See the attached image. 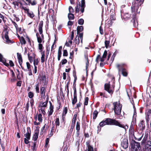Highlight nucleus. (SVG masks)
Masks as SVG:
<instances>
[{"label":"nucleus","mask_w":151,"mask_h":151,"mask_svg":"<svg viewBox=\"0 0 151 151\" xmlns=\"http://www.w3.org/2000/svg\"><path fill=\"white\" fill-rule=\"evenodd\" d=\"M121 145L124 149L127 148L128 146V140L127 139H123L121 143Z\"/></svg>","instance_id":"nucleus-7"},{"label":"nucleus","mask_w":151,"mask_h":151,"mask_svg":"<svg viewBox=\"0 0 151 151\" xmlns=\"http://www.w3.org/2000/svg\"><path fill=\"white\" fill-rule=\"evenodd\" d=\"M148 143H150L149 145H146L145 147V149H147V148H148V151H150L151 150V142L150 141H148Z\"/></svg>","instance_id":"nucleus-21"},{"label":"nucleus","mask_w":151,"mask_h":151,"mask_svg":"<svg viewBox=\"0 0 151 151\" xmlns=\"http://www.w3.org/2000/svg\"><path fill=\"white\" fill-rule=\"evenodd\" d=\"M9 63L11 66L12 67L14 65V64L13 63L12 60H9Z\"/></svg>","instance_id":"nucleus-64"},{"label":"nucleus","mask_w":151,"mask_h":151,"mask_svg":"<svg viewBox=\"0 0 151 151\" xmlns=\"http://www.w3.org/2000/svg\"><path fill=\"white\" fill-rule=\"evenodd\" d=\"M69 10L70 13H73L74 12V9L71 6H69Z\"/></svg>","instance_id":"nucleus-42"},{"label":"nucleus","mask_w":151,"mask_h":151,"mask_svg":"<svg viewBox=\"0 0 151 151\" xmlns=\"http://www.w3.org/2000/svg\"><path fill=\"white\" fill-rule=\"evenodd\" d=\"M104 89L109 93L112 94L113 93V91L110 88L109 83H107L105 84Z\"/></svg>","instance_id":"nucleus-9"},{"label":"nucleus","mask_w":151,"mask_h":151,"mask_svg":"<svg viewBox=\"0 0 151 151\" xmlns=\"http://www.w3.org/2000/svg\"><path fill=\"white\" fill-rule=\"evenodd\" d=\"M83 37V34L82 33H81L79 34V36L78 37H79V39L80 38L81 40V43L82 42Z\"/></svg>","instance_id":"nucleus-45"},{"label":"nucleus","mask_w":151,"mask_h":151,"mask_svg":"<svg viewBox=\"0 0 151 151\" xmlns=\"http://www.w3.org/2000/svg\"><path fill=\"white\" fill-rule=\"evenodd\" d=\"M45 108H41L40 110L39 111H41V113L43 114V115H45Z\"/></svg>","instance_id":"nucleus-37"},{"label":"nucleus","mask_w":151,"mask_h":151,"mask_svg":"<svg viewBox=\"0 0 151 151\" xmlns=\"http://www.w3.org/2000/svg\"><path fill=\"white\" fill-rule=\"evenodd\" d=\"M17 70V71H18V73L17 74V78L19 79V80H20L21 79V78H20V73H19V71L18 70Z\"/></svg>","instance_id":"nucleus-57"},{"label":"nucleus","mask_w":151,"mask_h":151,"mask_svg":"<svg viewBox=\"0 0 151 151\" xmlns=\"http://www.w3.org/2000/svg\"><path fill=\"white\" fill-rule=\"evenodd\" d=\"M30 139H27L26 138H24V143L26 144H28L29 143V140Z\"/></svg>","instance_id":"nucleus-54"},{"label":"nucleus","mask_w":151,"mask_h":151,"mask_svg":"<svg viewBox=\"0 0 151 151\" xmlns=\"http://www.w3.org/2000/svg\"><path fill=\"white\" fill-rule=\"evenodd\" d=\"M117 67L119 70V73L121 72L123 75L124 76H127V73L126 71V69L123 67V65L118 64Z\"/></svg>","instance_id":"nucleus-5"},{"label":"nucleus","mask_w":151,"mask_h":151,"mask_svg":"<svg viewBox=\"0 0 151 151\" xmlns=\"http://www.w3.org/2000/svg\"><path fill=\"white\" fill-rule=\"evenodd\" d=\"M42 48L43 46L42 44L41 43H39L38 45V48L40 50L41 52L42 51Z\"/></svg>","instance_id":"nucleus-39"},{"label":"nucleus","mask_w":151,"mask_h":151,"mask_svg":"<svg viewBox=\"0 0 151 151\" xmlns=\"http://www.w3.org/2000/svg\"><path fill=\"white\" fill-rule=\"evenodd\" d=\"M26 65L28 70H30L31 69V66L29 63L28 62L26 63Z\"/></svg>","instance_id":"nucleus-46"},{"label":"nucleus","mask_w":151,"mask_h":151,"mask_svg":"<svg viewBox=\"0 0 151 151\" xmlns=\"http://www.w3.org/2000/svg\"><path fill=\"white\" fill-rule=\"evenodd\" d=\"M73 24V22L69 21L68 23V26H71Z\"/></svg>","instance_id":"nucleus-55"},{"label":"nucleus","mask_w":151,"mask_h":151,"mask_svg":"<svg viewBox=\"0 0 151 151\" xmlns=\"http://www.w3.org/2000/svg\"><path fill=\"white\" fill-rule=\"evenodd\" d=\"M107 54V51L106 50H105L104 52L102 57L103 58H105Z\"/></svg>","instance_id":"nucleus-53"},{"label":"nucleus","mask_w":151,"mask_h":151,"mask_svg":"<svg viewBox=\"0 0 151 151\" xmlns=\"http://www.w3.org/2000/svg\"><path fill=\"white\" fill-rule=\"evenodd\" d=\"M148 134L147 132H145V134L144 137L142 140L143 143H145L147 140V137H148Z\"/></svg>","instance_id":"nucleus-17"},{"label":"nucleus","mask_w":151,"mask_h":151,"mask_svg":"<svg viewBox=\"0 0 151 151\" xmlns=\"http://www.w3.org/2000/svg\"><path fill=\"white\" fill-rule=\"evenodd\" d=\"M106 125H113L117 126L124 128L125 130L128 128V126L127 125L124 126V125L120 124L118 121L115 119L109 118L104 119L99 124V126L101 127H102Z\"/></svg>","instance_id":"nucleus-1"},{"label":"nucleus","mask_w":151,"mask_h":151,"mask_svg":"<svg viewBox=\"0 0 151 151\" xmlns=\"http://www.w3.org/2000/svg\"><path fill=\"white\" fill-rule=\"evenodd\" d=\"M49 103H50V109L53 110V106L52 105V104L50 101H49Z\"/></svg>","instance_id":"nucleus-60"},{"label":"nucleus","mask_w":151,"mask_h":151,"mask_svg":"<svg viewBox=\"0 0 151 151\" xmlns=\"http://www.w3.org/2000/svg\"><path fill=\"white\" fill-rule=\"evenodd\" d=\"M85 7V1L84 0H82L81 4L79 2L78 3L76 7V13H78L80 11L82 13H83L84 11V8Z\"/></svg>","instance_id":"nucleus-2"},{"label":"nucleus","mask_w":151,"mask_h":151,"mask_svg":"<svg viewBox=\"0 0 151 151\" xmlns=\"http://www.w3.org/2000/svg\"><path fill=\"white\" fill-rule=\"evenodd\" d=\"M76 129L77 131H79L80 129V123L79 122H77L76 124Z\"/></svg>","instance_id":"nucleus-30"},{"label":"nucleus","mask_w":151,"mask_h":151,"mask_svg":"<svg viewBox=\"0 0 151 151\" xmlns=\"http://www.w3.org/2000/svg\"><path fill=\"white\" fill-rule=\"evenodd\" d=\"M28 16L31 18H33L34 16V15L33 12H28L27 13Z\"/></svg>","instance_id":"nucleus-28"},{"label":"nucleus","mask_w":151,"mask_h":151,"mask_svg":"<svg viewBox=\"0 0 151 151\" xmlns=\"http://www.w3.org/2000/svg\"><path fill=\"white\" fill-rule=\"evenodd\" d=\"M78 23L79 24L83 25L84 23V20L83 19H80L78 20Z\"/></svg>","instance_id":"nucleus-34"},{"label":"nucleus","mask_w":151,"mask_h":151,"mask_svg":"<svg viewBox=\"0 0 151 151\" xmlns=\"http://www.w3.org/2000/svg\"><path fill=\"white\" fill-rule=\"evenodd\" d=\"M76 119H73V120L72 122V125H73V126H74L75 124V123L76 122Z\"/></svg>","instance_id":"nucleus-62"},{"label":"nucleus","mask_w":151,"mask_h":151,"mask_svg":"<svg viewBox=\"0 0 151 151\" xmlns=\"http://www.w3.org/2000/svg\"><path fill=\"white\" fill-rule=\"evenodd\" d=\"M144 121L143 120L141 121L140 123L139 124V130L142 131L145 128V126L144 124Z\"/></svg>","instance_id":"nucleus-13"},{"label":"nucleus","mask_w":151,"mask_h":151,"mask_svg":"<svg viewBox=\"0 0 151 151\" xmlns=\"http://www.w3.org/2000/svg\"><path fill=\"white\" fill-rule=\"evenodd\" d=\"M39 132L38 131H36L35 132V134L33 135L32 139L34 141H36L38 137V134Z\"/></svg>","instance_id":"nucleus-16"},{"label":"nucleus","mask_w":151,"mask_h":151,"mask_svg":"<svg viewBox=\"0 0 151 151\" xmlns=\"http://www.w3.org/2000/svg\"><path fill=\"white\" fill-rule=\"evenodd\" d=\"M98 114V112L96 110H95L94 111L93 113V119H95L97 116Z\"/></svg>","instance_id":"nucleus-27"},{"label":"nucleus","mask_w":151,"mask_h":151,"mask_svg":"<svg viewBox=\"0 0 151 151\" xmlns=\"http://www.w3.org/2000/svg\"><path fill=\"white\" fill-rule=\"evenodd\" d=\"M8 32L7 31H6L5 32L4 34V37L6 39V42L8 44L12 43H13V41L12 40H10L8 35Z\"/></svg>","instance_id":"nucleus-11"},{"label":"nucleus","mask_w":151,"mask_h":151,"mask_svg":"<svg viewBox=\"0 0 151 151\" xmlns=\"http://www.w3.org/2000/svg\"><path fill=\"white\" fill-rule=\"evenodd\" d=\"M68 55V53L67 51V50H63V56H67Z\"/></svg>","instance_id":"nucleus-49"},{"label":"nucleus","mask_w":151,"mask_h":151,"mask_svg":"<svg viewBox=\"0 0 151 151\" xmlns=\"http://www.w3.org/2000/svg\"><path fill=\"white\" fill-rule=\"evenodd\" d=\"M147 118L149 119H151V111L149 110L147 113Z\"/></svg>","instance_id":"nucleus-26"},{"label":"nucleus","mask_w":151,"mask_h":151,"mask_svg":"<svg viewBox=\"0 0 151 151\" xmlns=\"http://www.w3.org/2000/svg\"><path fill=\"white\" fill-rule=\"evenodd\" d=\"M49 139L47 138H46L45 142V147H47V146L49 142Z\"/></svg>","instance_id":"nucleus-52"},{"label":"nucleus","mask_w":151,"mask_h":151,"mask_svg":"<svg viewBox=\"0 0 151 151\" xmlns=\"http://www.w3.org/2000/svg\"><path fill=\"white\" fill-rule=\"evenodd\" d=\"M37 42H38L39 43H41L42 42V39H41V38L40 37V36L37 37Z\"/></svg>","instance_id":"nucleus-51"},{"label":"nucleus","mask_w":151,"mask_h":151,"mask_svg":"<svg viewBox=\"0 0 151 151\" xmlns=\"http://www.w3.org/2000/svg\"><path fill=\"white\" fill-rule=\"evenodd\" d=\"M79 37L78 38V40H77L76 39V40H75V42L76 44H78L79 42Z\"/></svg>","instance_id":"nucleus-63"},{"label":"nucleus","mask_w":151,"mask_h":151,"mask_svg":"<svg viewBox=\"0 0 151 151\" xmlns=\"http://www.w3.org/2000/svg\"><path fill=\"white\" fill-rule=\"evenodd\" d=\"M69 83L68 82V83H67L66 85V88H67V90L68 94V93L69 92Z\"/></svg>","instance_id":"nucleus-56"},{"label":"nucleus","mask_w":151,"mask_h":151,"mask_svg":"<svg viewBox=\"0 0 151 151\" xmlns=\"http://www.w3.org/2000/svg\"><path fill=\"white\" fill-rule=\"evenodd\" d=\"M139 8V5L136 2L133 3L131 6V9L132 12H137Z\"/></svg>","instance_id":"nucleus-10"},{"label":"nucleus","mask_w":151,"mask_h":151,"mask_svg":"<svg viewBox=\"0 0 151 151\" xmlns=\"http://www.w3.org/2000/svg\"><path fill=\"white\" fill-rule=\"evenodd\" d=\"M39 83H37L36 85L35 86V89L36 92L37 93H39Z\"/></svg>","instance_id":"nucleus-23"},{"label":"nucleus","mask_w":151,"mask_h":151,"mask_svg":"<svg viewBox=\"0 0 151 151\" xmlns=\"http://www.w3.org/2000/svg\"><path fill=\"white\" fill-rule=\"evenodd\" d=\"M86 144L88 147V151H93V147L89 145V142H87Z\"/></svg>","instance_id":"nucleus-20"},{"label":"nucleus","mask_w":151,"mask_h":151,"mask_svg":"<svg viewBox=\"0 0 151 151\" xmlns=\"http://www.w3.org/2000/svg\"><path fill=\"white\" fill-rule=\"evenodd\" d=\"M21 44H25L26 42L23 37H22L20 40Z\"/></svg>","instance_id":"nucleus-32"},{"label":"nucleus","mask_w":151,"mask_h":151,"mask_svg":"<svg viewBox=\"0 0 151 151\" xmlns=\"http://www.w3.org/2000/svg\"><path fill=\"white\" fill-rule=\"evenodd\" d=\"M39 61L37 59H35L34 60V66L37 65Z\"/></svg>","instance_id":"nucleus-40"},{"label":"nucleus","mask_w":151,"mask_h":151,"mask_svg":"<svg viewBox=\"0 0 151 151\" xmlns=\"http://www.w3.org/2000/svg\"><path fill=\"white\" fill-rule=\"evenodd\" d=\"M46 90V88L45 87H42L40 88V93L42 98L45 99L46 98L45 93Z\"/></svg>","instance_id":"nucleus-6"},{"label":"nucleus","mask_w":151,"mask_h":151,"mask_svg":"<svg viewBox=\"0 0 151 151\" xmlns=\"http://www.w3.org/2000/svg\"><path fill=\"white\" fill-rule=\"evenodd\" d=\"M83 27L82 26H78L77 27V33L78 34L80 32L82 31Z\"/></svg>","instance_id":"nucleus-24"},{"label":"nucleus","mask_w":151,"mask_h":151,"mask_svg":"<svg viewBox=\"0 0 151 151\" xmlns=\"http://www.w3.org/2000/svg\"><path fill=\"white\" fill-rule=\"evenodd\" d=\"M33 148H32V150H35L37 148L36 143V142L33 143V145L32 146Z\"/></svg>","instance_id":"nucleus-43"},{"label":"nucleus","mask_w":151,"mask_h":151,"mask_svg":"<svg viewBox=\"0 0 151 151\" xmlns=\"http://www.w3.org/2000/svg\"><path fill=\"white\" fill-rule=\"evenodd\" d=\"M68 111V108L67 107H65L64 108L63 110V116H65L67 114Z\"/></svg>","instance_id":"nucleus-29"},{"label":"nucleus","mask_w":151,"mask_h":151,"mask_svg":"<svg viewBox=\"0 0 151 151\" xmlns=\"http://www.w3.org/2000/svg\"><path fill=\"white\" fill-rule=\"evenodd\" d=\"M38 120L40 122H42V115L41 114H40L38 115Z\"/></svg>","instance_id":"nucleus-36"},{"label":"nucleus","mask_w":151,"mask_h":151,"mask_svg":"<svg viewBox=\"0 0 151 151\" xmlns=\"http://www.w3.org/2000/svg\"><path fill=\"white\" fill-rule=\"evenodd\" d=\"M12 24H14V26L15 27L17 31L18 30L19 28L18 27V25L17 24V23L15 22H14L13 21H12Z\"/></svg>","instance_id":"nucleus-33"},{"label":"nucleus","mask_w":151,"mask_h":151,"mask_svg":"<svg viewBox=\"0 0 151 151\" xmlns=\"http://www.w3.org/2000/svg\"><path fill=\"white\" fill-rule=\"evenodd\" d=\"M42 26L43 22L42 21H41L40 22L38 26L39 31L40 34H42Z\"/></svg>","instance_id":"nucleus-14"},{"label":"nucleus","mask_w":151,"mask_h":151,"mask_svg":"<svg viewBox=\"0 0 151 151\" xmlns=\"http://www.w3.org/2000/svg\"><path fill=\"white\" fill-rule=\"evenodd\" d=\"M114 109L115 114L117 115H119L120 114L122 105L120 104L119 102H115L113 103Z\"/></svg>","instance_id":"nucleus-3"},{"label":"nucleus","mask_w":151,"mask_h":151,"mask_svg":"<svg viewBox=\"0 0 151 151\" xmlns=\"http://www.w3.org/2000/svg\"><path fill=\"white\" fill-rule=\"evenodd\" d=\"M67 62V61L66 59H64L62 60L61 62V63L62 65L66 64Z\"/></svg>","instance_id":"nucleus-48"},{"label":"nucleus","mask_w":151,"mask_h":151,"mask_svg":"<svg viewBox=\"0 0 151 151\" xmlns=\"http://www.w3.org/2000/svg\"><path fill=\"white\" fill-rule=\"evenodd\" d=\"M68 17L70 20L73 19L74 18L73 14L70 13H69L68 14Z\"/></svg>","instance_id":"nucleus-22"},{"label":"nucleus","mask_w":151,"mask_h":151,"mask_svg":"<svg viewBox=\"0 0 151 151\" xmlns=\"http://www.w3.org/2000/svg\"><path fill=\"white\" fill-rule=\"evenodd\" d=\"M140 144L139 142L134 141L132 145V151H140Z\"/></svg>","instance_id":"nucleus-4"},{"label":"nucleus","mask_w":151,"mask_h":151,"mask_svg":"<svg viewBox=\"0 0 151 151\" xmlns=\"http://www.w3.org/2000/svg\"><path fill=\"white\" fill-rule=\"evenodd\" d=\"M99 31H100V32L101 35L103 34V29L102 28V27L101 26H100L99 27Z\"/></svg>","instance_id":"nucleus-59"},{"label":"nucleus","mask_w":151,"mask_h":151,"mask_svg":"<svg viewBox=\"0 0 151 151\" xmlns=\"http://www.w3.org/2000/svg\"><path fill=\"white\" fill-rule=\"evenodd\" d=\"M85 58L87 61L86 62V67L87 68V66L88 64V63H89V61H88V57L87 56H86L85 55Z\"/></svg>","instance_id":"nucleus-58"},{"label":"nucleus","mask_w":151,"mask_h":151,"mask_svg":"<svg viewBox=\"0 0 151 151\" xmlns=\"http://www.w3.org/2000/svg\"><path fill=\"white\" fill-rule=\"evenodd\" d=\"M48 101V97H47L46 98V101L44 102L41 101L39 105V107L41 108H45L47 106V104Z\"/></svg>","instance_id":"nucleus-8"},{"label":"nucleus","mask_w":151,"mask_h":151,"mask_svg":"<svg viewBox=\"0 0 151 151\" xmlns=\"http://www.w3.org/2000/svg\"><path fill=\"white\" fill-rule=\"evenodd\" d=\"M55 131V127L54 126H53L51 128V131L50 132V133H49L48 135V136L50 137H52L53 134V133Z\"/></svg>","instance_id":"nucleus-18"},{"label":"nucleus","mask_w":151,"mask_h":151,"mask_svg":"<svg viewBox=\"0 0 151 151\" xmlns=\"http://www.w3.org/2000/svg\"><path fill=\"white\" fill-rule=\"evenodd\" d=\"M42 54V56L41 57V62L42 63H44L45 61V52L43 51L41 53Z\"/></svg>","instance_id":"nucleus-19"},{"label":"nucleus","mask_w":151,"mask_h":151,"mask_svg":"<svg viewBox=\"0 0 151 151\" xmlns=\"http://www.w3.org/2000/svg\"><path fill=\"white\" fill-rule=\"evenodd\" d=\"M62 50V46H60L59 48V49H58V54L61 55Z\"/></svg>","instance_id":"nucleus-44"},{"label":"nucleus","mask_w":151,"mask_h":151,"mask_svg":"<svg viewBox=\"0 0 151 151\" xmlns=\"http://www.w3.org/2000/svg\"><path fill=\"white\" fill-rule=\"evenodd\" d=\"M31 130L29 127L27 128V132L25 134V138L27 139H30L31 136Z\"/></svg>","instance_id":"nucleus-12"},{"label":"nucleus","mask_w":151,"mask_h":151,"mask_svg":"<svg viewBox=\"0 0 151 151\" xmlns=\"http://www.w3.org/2000/svg\"><path fill=\"white\" fill-rule=\"evenodd\" d=\"M77 96H73V98L72 100V103L73 105H74L77 102Z\"/></svg>","instance_id":"nucleus-25"},{"label":"nucleus","mask_w":151,"mask_h":151,"mask_svg":"<svg viewBox=\"0 0 151 151\" xmlns=\"http://www.w3.org/2000/svg\"><path fill=\"white\" fill-rule=\"evenodd\" d=\"M17 58L20 65L21 66L22 63V59L21 55L19 53H17Z\"/></svg>","instance_id":"nucleus-15"},{"label":"nucleus","mask_w":151,"mask_h":151,"mask_svg":"<svg viewBox=\"0 0 151 151\" xmlns=\"http://www.w3.org/2000/svg\"><path fill=\"white\" fill-rule=\"evenodd\" d=\"M110 43V42L108 40H105V47L106 48H107V47L109 46V44Z\"/></svg>","instance_id":"nucleus-38"},{"label":"nucleus","mask_w":151,"mask_h":151,"mask_svg":"<svg viewBox=\"0 0 151 151\" xmlns=\"http://www.w3.org/2000/svg\"><path fill=\"white\" fill-rule=\"evenodd\" d=\"M50 111H49L48 115L50 116L51 115L53 111V110L50 109Z\"/></svg>","instance_id":"nucleus-61"},{"label":"nucleus","mask_w":151,"mask_h":151,"mask_svg":"<svg viewBox=\"0 0 151 151\" xmlns=\"http://www.w3.org/2000/svg\"><path fill=\"white\" fill-rule=\"evenodd\" d=\"M34 96V94L32 92H29L28 93V96L30 98H32Z\"/></svg>","instance_id":"nucleus-41"},{"label":"nucleus","mask_w":151,"mask_h":151,"mask_svg":"<svg viewBox=\"0 0 151 151\" xmlns=\"http://www.w3.org/2000/svg\"><path fill=\"white\" fill-rule=\"evenodd\" d=\"M73 90L74 91L73 96H77V93H76V88L75 86L73 87Z\"/></svg>","instance_id":"nucleus-50"},{"label":"nucleus","mask_w":151,"mask_h":151,"mask_svg":"<svg viewBox=\"0 0 151 151\" xmlns=\"http://www.w3.org/2000/svg\"><path fill=\"white\" fill-rule=\"evenodd\" d=\"M41 80L42 81H43V83H44V84H45L46 82V78L45 76H42V77Z\"/></svg>","instance_id":"nucleus-31"},{"label":"nucleus","mask_w":151,"mask_h":151,"mask_svg":"<svg viewBox=\"0 0 151 151\" xmlns=\"http://www.w3.org/2000/svg\"><path fill=\"white\" fill-rule=\"evenodd\" d=\"M88 97H86L85 98V101L84 102L85 105H87L88 104Z\"/></svg>","instance_id":"nucleus-47"},{"label":"nucleus","mask_w":151,"mask_h":151,"mask_svg":"<svg viewBox=\"0 0 151 151\" xmlns=\"http://www.w3.org/2000/svg\"><path fill=\"white\" fill-rule=\"evenodd\" d=\"M55 124L56 127L58 126H59L60 125V122H59V118H57L56 120L55 121Z\"/></svg>","instance_id":"nucleus-35"}]
</instances>
